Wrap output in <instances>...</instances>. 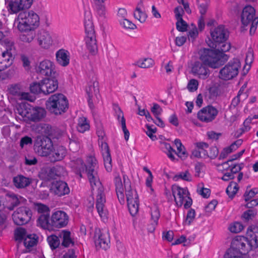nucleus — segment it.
<instances>
[{"label":"nucleus","instance_id":"obj_1","mask_svg":"<svg viewBox=\"0 0 258 258\" xmlns=\"http://www.w3.org/2000/svg\"><path fill=\"white\" fill-rule=\"evenodd\" d=\"M87 165H85L83 161L80 158L77 159L74 163V172L82 177V173H86L93 190L95 187L97 189L96 208L101 218H107V210L105 207L106 203L104 189L98 177L96 171L97 162L95 158L90 157L87 160Z\"/></svg>","mask_w":258,"mask_h":258},{"label":"nucleus","instance_id":"obj_2","mask_svg":"<svg viewBox=\"0 0 258 258\" xmlns=\"http://www.w3.org/2000/svg\"><path fill=\"white\" fill-rule=\"evenodd\" d=\"M5 34L1 31V45L5 50L2 52L1 57V71L10 67L13 63L14 57L12 51L15 50L14 40L12 38L9 37V30H6Z\"/></svg>","mask_w":258,"mask_h":258},{"label":"nucleus","instance_id":"obj_3","mask_svg":"<svg viewBox=\"0 0 258 258\" xmlns=\"http://www.w3.org/2000/svg\"><path fill=\"white\" fill-rule=\"evenodd\" d=\"M200 59L205 65L216 69L223 65L228 60V56L222 53H217L215 50L205 49L202 52Z\"/></svg>","mask_w":258,"mask_h":258},{"label":"nucleus","instance_id":"obj_4","mask_svg":"<svg viewBox=\"0 0 258 258\" xmlns=\"http://www.w3.org/2000/svg\"><path fill=\"white\" fill-rule=\"evenodd\" d=\"M18 20L17 27L19 31L35 30L39 25V17L32 11L21 12L18 16Z\"/></svg>","mask_w":258,"mask_h":258},{"label":"nucleus","instance_id":"obj_5","mask_svg":"<svg viewBox=\"0 0 258 258\" xmlns=\"http://www.w3.org/2000/svg\"><path fill=\"white\" fill-rule=\"evenodd\" d=\"M46 108L56 115L65 112L69 107L67 97L62 94L51 96L46 102Z\"/></svg>","mask_w":258,"mask_h":258},{"label":"nucleus","instance_id":"obj_6","mask_svg":"<svg viewBox=\"0 0 258 258\" xmlns=\"http://www.w3.org/2000/svg\"><path fill=\"white\" fill-rule=\"evenodd\" d=\"M241 22L242 25V31L244 27L250 25L249 34L252 35L254 34L258 24V17L255 15V10L250 5L244 7L241 14Z\"/></svg>","mask_w":258,"mask_h":258},{"label":"nucleus","instance_id":"obj_7","mask_svg":"<svg viewBox=\"0 0 258 258\" xmlns=\"http://www.w3.org/2000/svg\"><path fill=\"white\" fill-rule=\"evenodd\" d=\"M84 26L86 32L85 40L86 48L91 55H95L98 52V44L93 24L89 19H85Z\"/></svg>","mask_w":258,"mask_h":258},{"label":"nucleus","instance_id":"obj_8","mask_svg":"<svg viewBox=\"0 0 258 258\" xmlns=\"http://www.w3.org/2000/svg\"><path fill=\"white\" fill-rule=\"evenodd\" d=\"M53 149V144L50 138L45 136L37 137L34 144V149L39 156H48Z\"/></svg>","mask_w":258,"mask_h":258},{"label":"nucleus","instance_id":"obj_9","mask_svg":"<svg viewBox=\"0 0 258 258\" xmlns=\"http://www.w3.org/2000/svg\"><path fill=\"white\" fill-rule=\"evenodd\" d=\"M240 66V61L238 59H233L220 70L219 78L225 81L232 79L238 75Z\"/></svg>","mask_w":258,"mask_h":258},{"label":"nucleus","instance_id":"obj_10","mask_svg":"<svg viewBox=\"0 0 258 258\" xmlns=\"http://www.w3.org/2000/svg\"><path fill=\"white\" fill-rule=\"evenodd\" d=\"M1 194H3V203L4 208L12 211L14 208L19 206L21 203L26 201L23 197L17 196L11 191H7L5 189H1Z\"/></svg>","mask_w":258,"mask_h":258},{"label":"nucleus","instance_id":"obj_11","mask_svg":"<svg viewBox=\"0 0 258 258\" xmlns=\"http://www.w3.org/2000/svg\"><path fill=\"white\" fill-rule=\"evenodd\" d=\"M125 196L127 207L130 214L135 215L139 211V196L136 190H133L131 185H125Z\"/></svg>","mask_w":258,"mask_h":258},{"label":"nucleus","instance_id":"obj_12","mask_svg":"<svg viewBox=\"0 0 258 258\" xmlns=\"http://www.w3.org/2000/svg\"><path fill=\"white\" fill-rule=\"evenodd\" d=\"M14 222L17 225L27 223L32 216L31 210L27 207H21L15 211L12 215Z\"/></svg>","mask_w":258,"mask_h":258},{"label":"nucleus","instance_id":"obj_13","mask_svg":"<svg viewBox=\"0 0 258 258\" xmlns=\"http://www.w3.org/2000/svg\"><path fill=\"white\" fill-rule=\"evenodd\" d=\"M218 114V110L209 105L201 109L197 113L198 118L201 121L209 123L213 121Z\"/></svg>","mask_w":258,"mask_h":258},{"label":"nucleus","instance_id":"obj_14","mask_svg":"<svg viewBox=\"0 0 258 258\" xmlns=\"http://www.w3.org/2000/svg\"><path fill=\"white\" fill-rule=\"evenodd\" d=\"M94 242L97 248L106 249L109 247L110 242L109 234L107 231H101L100 229L96 228L94 236Z\"/></svg>","mask_w":258,"mask_h":258},{"label":"nucleus","instance_id":"obj_15","mask_svg":"<svg viewBox=\"0 0 258 258\" xmlns=\"http://www.w3.org/2000/svg\"><path fill=\"white\" fill-rule=\"evenodd\" d=\"M50 220L52 229L53 228H60L67 225L69 217L64 211H57L52 213Z\"/></svg>","mask_w":258,"mask_h":258},{"label":"nucleus","instance_id":"obj_16","mask_svg":"<svg viewBox=\"0 0 258 258\" xmlns=\"http://www.w3.org/2000/svg\"><path fill=\"white\" fill-rule=\"evenodd\" d=\"M210 34L213 41L219 45L225 42L229 36L228 30L222 25H219L213 30H211Z\"/></svg>","mask_w":258,"mask_h":258},{"label":"nucleus","instance_id":"obj_17","mask_svg":"<svg viewBox=\"0 0 258 258\" xmlns=\"http://www.w3.org/2000/svg\"><path fill=\"white\" fill-rule=\"evenodd\" d=\"M86 93L88 96V104L91 108L94 107L93 100L94 97L98 100L99 92V84L96 81V78L93 79L88 83V85L86 89Z\"/></svg>","mask_w":258,"mask_h":258},{"label":"nucleus","instance_id":"obj_18","mask_svg":"<svg viewBox=\"0 0 258 258\" xmlns=\"http://www.w3.org/2000/svg\"><path fill=\"white\" fill-rule=\"evenodd\" d=\"M30 111L26 110H23L19 112V114L24 117H27L32 121L36 122L40 121L45 115V110L39 107H33L29 109Z\"/></svg>","mask_w":258,"mask_h":258},{"label":"nucleus","instance_id":"obj_19","mask_svg":"<svg viewBox=\"0 0 258 258\" xmlns=\"http://www.w3.org/2000/svg\"><path fill=\"white\" fill-rule=\"evenodd\" d=\"M36 72L44 76H53L57 75L54 71L53 63L49 60H44L37 64L35 67Z\"/></svg>","mask_w":258,"mask_h":258},{"label":"nucleus","instance_id":"obj_20","mask_svg":"<svg viewBox=\"0 0 258 258\" xmlns=\"http://www.w3.org/2000/svg\"><path fill=\"white\" fill-rule=\"evenodd\" d=\"M232 249L234 251L235 250L239 251V253L241 254H245L250 250H252L250 248V245L246 237H242L239 239H237L233 240L231 243Z\"/></svg>","mask_w":258,"mask_h":258},{"label":"nucleus","instance_id":"obj_21","mask_svg":"<svg viewBox=\"0 0 258 258\" xmlns=\"http://www.w3.org/2000/svg\"><path fill=\"white\" fill-rule=\"evenodd\" d=\"M51 192L59 197L67 195L70 192V188L67 183L63 181H53L50 188Z\"/></svg>","mask_w":258,"mask_h":258},{"label":"nucleus","instance_id":"obj_22","mask_svg":"<svg viewBox=\"0 0 258 258\" xmlns=\"http://www.w3.org/2000/svg\"><path fill=\"white\" fill-rule=\"evenodd\" d=\"M250 248L255 249L258 247V227L250 226L247 229L246 237Z\"/></svg>","mask_w":258,"mask_h":258},{"label":"nucleus","instance_id":"obj_23","mask_svg":"<svg viewBox=\"0 0 258 258\" xmlns=\"http://www.w3.org/2000/svg\"><path fill=\"white\" fill-rule=\"evenodd\" d=\"M194 74L203 79L207 78L209 75V70L208 66L200 61H196L191 69Z\"/></svg>","mask_w":258,"mask_h":258},{"label":"nucleus","instance_id":"obj_24","mask_svg":"<svg viewBox=\"0 0 258 258\" xmlns=\"http://www.w3.org/2000/svg\"><path fill=\"white\" fill-rule=\"evenodd\" d=\"M172 194L176 205L178 207H181L183 205L184 198L189 194V192L187 188L176 186L172 188Z\"/></svg>","mask_w":258,"mask_h":258},{"label":"nucleus","instance_id":"obj_25","mask_svg":"<svg viewBox=\"0 0 258 258\" xmlns=\"http://www.w3.org/2000/svg\"><path fill=\"white\" fill-rule=\"evenodd\" d=\"M56 75L51 76V78H47L42 80V83L45 90L43 94L47 95L54 92L58 88V81L56 79Z\"/></svg>","mask_w":258,"mask_h":258},{"label":"nucleus","instance_id":"obj_26","mask_svg":"<svg viewBox=\"0 0 258 258\" xmlns=\"http://www.w3.org/2000/svg\"><path fill=\"white\" fill-rule=\"evenodd\" d=\"M39 45L43 48H48L52 44V38L48 32L40 30L37 33Z\"/></svg>","mask_w":258,"mask_h":258},{"label":"nucleus","instance_id":"obj_27","mask_svg":"<svg viewBox=\"0 0 258 258\" xmlns=\"http://www.w3.org/2000/svg\"><path fill=\"white\" fill-rule=\"evenodd\" d=\"M102 154L104 160V164L106 170L108 172L112 170V159L109 148L106 142H102L101 145Z\"/></svg>","mask_w":258,"mask_h":258},{"label":"nucleus","instance_id":"obj_28","mask_svg":"<svg viewBox=\"0 0 258 258\" xmlns=\"http://www.w3.org/2000/svg\"><path fill=\"white\" fill-rule=\"evenodd\" d=\"M151 223L148 226V230L150 232H153L158 224V220L160 216L159 210L157 206L151 208Z\"/></svg>","mask_w":258,"mask_h":258},{"label":"nucleus","instance_id":"obj_29","mask_svg":"<svg viewBox=\"0 0 258 258\" xmlns=\"http://www.w3.org/2000/svg\"><path fill=\"white\" fill-rule=\"evenodd\" d=\"M10 93L13 95L17 96L19 99L30 100L29 93L24 92L20 84L12 85L9 88Z\"/></svg>","mask_w":258,"mask_h":258},{"label":"nucleus","instance_id":"obj_30","mask_svg":"<svg viewBox=\"0 0 258 258\" xmlns=\"http://www.w3.org/2000/svg\"><path fill=\"white\" fill-rule=\"evenodd\" d=\"M114 183L115 190L117 198L121 204H124L125 203L124 196L123 194V187L121 179L119 176H117L114 178Z\"/></svg>","mask_w":258,"mask_h":258},{"label":"nucleus","instance_id":"obj_31","mask_svg":"<svg viewBox=\"0 0 258 258\" xmlns=\"http://www.w3.org/2000/svg\"><path fill=\"white\" fill-rule=\"evenodd\" d=\"M37 225L44 229L52 230L50 215L48 214H41L37 220Z\"/></svg>","mask_w":258,"mask_h":258},{"label":"nucleus","instance_id":"obj_32","mask_svg":"<svg viewBox=\"0 0 258 258\" xmlns=\"http://www.w3.org/2000/svg\"><path fill=\"white\" fill-rule=\"evenodd\" d=\"M31 181L30 178L22 175H19L13 178L14 184L18 188H23L28 186Z\"/></svg>","mask_w":258,"mask_h":258},{"label":"nucleus","instance_id":"obj_33","mask_svg":"<svg viewBox=\"0 0 258 258\" xmlns=\"http://www.w3.org/2000/svg\"><path fill=\"white\" fill-rule=\"evenodd\" d=\"M67 154V151L66 149L62 146H59L56 149L54 150L51 156L50 157V160L51 162H56L60 161L63 159Z\"/></svg>","mask_w":258,"mask_h":258},{"label":"nucleus","instance_id":"obj_34","mask_svg":"<svg viewBox=\"0 0 258 258\" xmlns=\"http://www.w3.org/2000/svg\"><path fill=\"white\" fill-rule=\"evenodd\" d=\"M67 52V51L63 49H60L56 53L57 61L63 67L68 66L70 62V59Z\"/></svg>","mask_w":258,"mask_h":258},{"label":"nucleus","instance_id":"obj_35","mask_svg":"<svg viewBox=\"0 0 258 258\" xmlns=\"http://www.w3.org/2000/svg\"><path fill=\"white\" fill-rule=\"evenodd\" d=\"M20 31L22 33L19 36L20 39L25 43H29L31 42L34 40L36 35L34 29Z\"/></svg>","mask_w":258,"mask_h":258},{"label":"nucleus","instance_id":"obj_36","mask_svg":"<svg viewBox=\"0 0 258 258\" xmlns=\"http://www.w3.org/2000/svg\"><path fill=\"white\" fill-rule=\"evenodd\" d=\"M59 236L62 238L61 245L64 247H68L71 244L72 245L74 244V242L71 237V232L70 231L63 230L59 234Z\"/></svg>","mask_w":258,"mask_h":258},{"label":"nucleus","instance_id":"obj_37","mask_svg":"<svg viewBox=\"0 0 258 258\" xmlns=\"http://www.w3.org/2000/svg\"><path fill=\"white\" fill-rule=\"evenodd\" d=\"M63 168L61 166L53 167L49 169L47 173V178L48 180L56 179L61 174V171Z\"/></svg>","mask_w":258,"mask_h":258},{"label":"nucleus","instance_id":"obj_38","mask_svg":"<svg viewBox=\"0 0 258 258\" xmlns=\"http://www.w3.org/2000/svg\"><path fill=\"white\" fill-rule=\"evenodd\" d=\"M42 81L40 82H34L30 85V92L34 94H38L40 93H43L45 90Z\"/></svg>","mask_w":258,"mask_h":258},{"label":"nucleus","instance_id":"obj_39","mask_svg":"<svg viewBox=\"0 0 258 258\" xmlns=\"http://www.w3.org/2000/svg\"><path fill=\"white\" fill-rule=\"evenodd\" d=\"M37 237L35 234H29L23 240L25 246L29 248L36 244Z\"/></svg>","mask_w":258,"mask_h":258},{"label":"nucleus","instance_id":"obj_40","mask_svg":"<svg viewBox=\"0 0 258 258\" xmlns=\"http://www.w3.org/2000/svg\"><path fill=\"white\" fill-rule=\"evenodd\" d=\"M161 148L163 151L166 153L168 157L172 160L174 161L175 157L173 153H175V150L171 146L170 144L166 142H161Z\"/></svg>","mask_w":258,"mask_h":258},{"label":"nucleus","instance_id":"obj_41","mask_svg":"<svg viewBox=\"0 0 258 258\" xmlns=\"http://www.w3.org/2000/svg\"><path fill=\"white\" fill-rule=\"evenodd\" d=\"M89 128L90 125L87 118L85 117L79 118L77 126L78 131L80 133H83L88 130Z\"/></svg>","mask_w":258,"mask_h":258},{"label":"nucleus","instance_id":"obj_42","mask_svg":"<svg viewBox=\"0 0 258 258\" xmlns=\"http://www.w3.org/2000/svg\"><path fill=\"white\" fill-rule=\"evenodd\" d=\"M7 6L8 11L11 13H17L19 11L23 10L21 6L20 5L18 0H15L14 2L12 1H8Z\"/></svg>","mask_w":258,"mask_h":258},{"label":"nucleus","instance_id":"obj_43","mask_svg":"<svg viewBox=\"0 0 258 258\" xmlns=\"http://www.w3.org/2000/svg\"><path fill=\"white\" fill-rule=\"evenodd\" d=\"M154 61L150 58H145L143 59H140L134 63V65L137 66L141 68H148L153 65Z\"/></svg>","mask_w":258,"mask_h":258},{"label":"nucleus","instance_id":"obj_44","mask_svg":"<svg viewBox=\"0 0 258 258\" xmlns=\"http://www.w3.org/2000/svg\"><path fill=\"white\" fill-rule=\"evenodd\" d=\"M238 186L236 182L231 181L226 188V192L229 197L232 199L238 190Z\"/></svg>","mask_w":258,"mask_h":258},{"label":"nucleus","instance_id":"obj_45","mask_svg":"<svg viewBox=\"0 0 258 258\" xmlns=\"http://www.w3.org/2000/svg\"><path fill=\"white\" fill-rule=\"evenodd\" d=\"M48 243L52 249L56 248L60 244V240L58 237L54 235H51L47 237Z\"/></svg>","mask_w":258,"mask_h":258},{"label":"nucleus","instance_id":"obj_46","mask_svg":"<svg viewBox=\"0 0 258 258\" xmlns=\"http://www.w3.org/2000/svg\"><path fill=\"white\" fill-rule=\"evenodd\" d=\"M15 237L16 240L19 242H21L26 237V231L22 227L18 228L15 231Z\"/></svg>","mask_w":258,"mask_h":258},{"label":"nucleus","instance_id":"obj_47","mask_svg":"<svg viewBox=\"0 0 258 258\" xmlns=\"http://www.w3.org/2000/svg\"><path fill=\"white\" fill-rule=\"evenodd\" d=\"M69 147L73 152H77L80 148V143L79 139L75 137L70 139Z\"/></svg>","mask_w":258,"mask_h":258},{"label":"nucleus","instance_id":"obj_48","mask_svg":"<svg viewBox=\"0 0 258 258\" xmlns=\"http://www.w3.org/2000/svg\"><path fill=\"white\" fill-rule=\"evenodd\" d=\"M197 1L198 5V8L201 16L204 15L206 13L208 7V0H199Z\"/></svg>","mask_w":258,"mask_h":258},{"label":"nucleus","instance_id":"obj_49","mask_svg":"<svg viewBox=\"0 0 258 258\" xmlns=\"http://www.w3.org/2000/svg\"><path fill=\"white\" fill-rule=\"evenodd\" d=\"M134 17L138 20L140 22L143 23L146 21L147 15L144 13L140 8L137 7L136 12L134 13Z\"/></svg>","mask_w":258,"mask_h":258},{"label":"nucleus","instance_id":"obj_50","mask_svg":"<svg viewBox=\"0 0 258 258\" xmlns=\"http://www.w3.org/2000/svg\"><path fill=\"white\" fill-rule=\"evenodd\" d=\"M255 209H249L245 211L242 215V218L245 219L246 221L252 219L256 214Z\"/></svg>","mask_w":258,"mask_h":258},{"label":"nucleus","instance_id":"obj_51","mask_svg":"<svg viewBox=\"0 0 258 258\" xmlns=\"http://www.w3.org/2000/svg\"><path fill=\"white\" fill-rule=\"evenodd\" d=\"M36 209L38 213L41 214H49L50 209L49 207L45 205L42 204H37L36 207Z\"/></svg>","mask_w":258,"mask_h":258},{"label":"nucleus","instance_id":"obj_52","mask_svg":"<svg viewBox=\"0 0 258 258\" xmlns=\"http://www.w3.org/2000/svg\"><path fill=\"white\" fill-rule=\"evenodd\" d=\"M176 28L180 32H185L187 30V24L183 19L177 20Z\"/></svg>","mask_w":258,"mask_h":258},{"label":"nucleus","instance_id":"obj_53","mask_svg":"<svg viewBox=\"0 0 258 258\" xmlns=\"http://www.w3.org/2000/svg\"><path fill=\"white\" fill-rule=\"evenodd\" d=\"M243 164H236L234 165H228L227 168H226L225 169L228 170V169H230V172L231 173H232L233 175H234L235 174H236L237 173H239L240 171L241 170L242 168Z\"/></svg>","mask_w":258,"mask_h":258},{"label":"nucleus","instance_id":"obj_54","mask_svg":"<svg viewBox=\"0 0 258 258\" xmlns=\"http://www.w3.org/2000/svg\"><path fill=\"white\" fill-rule=\"evenodd\" d=\"M243 229V225L239 222H235L229 227V230L231 232L235 233L240 232Z\"/></svg>","mask_w":258,"mask_h":258},{"label":"nucleus","instance_id":"obj_55","mask_svg":"<svg viewBox=\"0 0 258 258\" xmlns=\"http://www.w3.org/2000/svg\"><path fill=\"white\" fill-rule=\"evenodd\" d=\"M221 45L220 46V45L218 44V46L217 47V49H216L215 50L216 51V52L217 53H222L223 54H225L224 52L228 51L230 49V43H221Z\"/></svg>","mask_w":258,"mask_h":258},{"label":"nucleus","instance_id":"obj_56","mask_svg":"<svg viewBox=\"0 0 258 258\" xmlns=\"http://www.w3.org/2000/svg\"><path fill=\"white\" fill-rule=\"evenodd\" d=\"M199 34V32L198 29L196 26H194V28H193L191 30H189L188 33V38L189 41H191L193 42L196 38L198 37Z\"/></svg>","mask_w":258,"mask_h":258},{"label":"nucleus","instance_id":"obj_57","mask_svg":"<svg viewBox=\"0 0 258 258\" xmlns=\"http://www.w3.org/2000/svg\"><path fill=\"white\" fill-rule=\"evenodd\" d=\"M175 177L178 178H181L182 180L187 181H191V176L188 170H186L184 172H180L179 174L176 175Z\"/></svg>","mask_w":258,"mask_h":258},{"label":"nucleus","instance_id":"obj_58","mask_svg":"<svg viewBox=\"0 0 258 258\" xmlns=\"http://www.w3.org/2000/svg\"><path fill=\"white\" fill-rule=\"evenodd\" d=\"M121 127L124 133V137L125 141H128L130 137V133L128 130L126 128L125 124V119L124 116L122 117V119L120 120Z\"/></svg>","mask_w":258,"mask_h":258},{"label":"nucleus","instance_id":"obj_59","mask_svg":"<svg viewBox=\"0 0 258 258\" xmlns=\"http://www.w3.org/2000/svg\"><path fill=\"white\" fill-rule=\"evenodd\" d=\"M151 112L153 113L155 117L159 116L162 112V109L160 106L157 104L154 103L153 107L151 109Z\"/></svg>","mask_w":258,"mask_h":258},{"label":"nucleus","instance_id":"obj_60","mask_svg":"<svg viewBox=\"0 0 258 258\" xmlns=\"http://www.w3.org/2000/svg\"><path fill=\"white\" fill-rule=\"evenodd\" d=\"M198 87V82L195 79H191L187 84V88L190 92H193L197 90Z\"/></svg>","mask_w":258,"mask_h":258},{"label":"nucleus","instance_id":"obj_61","mask_svg":"<svg viewBox=\"0 0 258 258\" xmlns=\"http://www.w3.org/2000/svg\"><path fill=\"white\" fill-rule=\"evenodd\" d=\"M177 152L175 151V154L178 155L180 158H185L187 157L188 153L185 150V149L183 145L178 147H177Z\"/></svg>","mask_w":258,"mask_h":258},{"label":"nucleus","instance_id":"obj_62","mask_svg":"<svg viewBox=\"0 0 258 258\" xmlns=\"http://www.w3.org/2000/svg\"><path fill=\"white\" fill-rule=\"evenodd\" d=\"M224 258H244L240 253H235L233 250L228 249L224 255Z\"/></svg>","mask_w":258,"mask_h":258},{"label":"nucleus","instance_id":"obj_63","mask_svg":"<svg viewBox=\"0 0 258 258\" xmlns=\"http://www.w3.org/2000/svg\"><path fill=\"white\" fill-rule=\"evenodd\" d=\"M219 153L218 148L215 146L211 147L209 149V152H208V157L211 159L216 158Z\"/></svg>","mask_w":258,"mask_h":258},{"label":"nucleus","instance_id":"obj_64","mask_svg":"<svg viewBox=\"0 0 258 258\" xmlns=\"http://www.w3.org/2000/svg\"><path fill=\"white\" fill-rule=\"evenodd\" d=\"M21 60L23 63V66L26 70H29L30 68V61L28 56L24 54L21 55Z\"/></svg>","mask_w":258,"mask_h":258}]
</instances>
